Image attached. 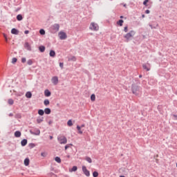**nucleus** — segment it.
Masks as SVG:
<instances>
[{"label": "nucleus", "mask_w": 177, "mask_h": 177, "mask_svg": "<svg viewBox=\"0 0 177 177\" xmlns=\"http://www.w3.org/2000/svg\"><path fill=\"white\" fill-rule=\"evenodd\" d=\"M132 93L133 95H136V96H139V95L142 93V88L134 84L132 86Z\"/></svg>", "instance_id": "nucleus-1"}, {"label": "nucleus", "mask_w": 177, "mask_h": 177, "mask_svg": "<svg viewBox=\"0 0 177 177\" xmlns=\"http://www.w3.org/2000/svg\"><path fill=\"white\" fill-rule=\"evenodd\" d=\"M135 34H136L135 31L131 30L129 33L126 34L124 36V38H125V39L128 42V41L131 40V38H133Z\"/></svg>", "instance_id": "nucleus-2"}, {"label": "nucleus", "mask_w": 177, "mask_h": 177, "mask_svg": "<svg viewBox=\"0 0 177 177\" xmlns=\"http://www.w3.org/2000/svg\"><path fill=\"white\" fill-rule=\"evenodd\" d=\"M89 28L92 31H99V25L95 22H91Z\"/></svg>", "instance_id": "nucleus-3"}, {"label": "nucleus", "mask_w": 177, "mask_h": 177, "mask_svg": "<svg viewBox=\"0 0 177 177\" xmlns=\"http://www.w3.org/2000/svg\"><path fill=\"white\" fill-rule=\"evenodd\" d=\"M58 140L61 145H66L67 143V140L64 136L59 137Z\"/></svg>", "instance_id": "nucleus-4"}, {"label": "nucleus", "mask_w": 177, "mask_h": 177, "mask_svg": "<svg viewBox=\"0 0 177 177\" xmlns=\"http://www.w3.org/2000/svg\"><path fill=\"white\" fill-rule=\"evenodd\" d=\"M82 169L83 171V174L86 175V176H91V172L88 171V169L85 166H82Z\"/></svg>", "instance_id": "nucleus-5"}, {"label": "nucleus", "mask_w": 177, "mask_h": 177, "mask_svg": "<svg viewBox=\"0 0 177 177\" xmlns=\"http://www.w3.org/2000/svg\"><path fill=\"white\" fill-rule=\"evenodd\" d=\"M51 82L53 85H57V84H59V77H57V76L53 77L51 79Z\"/></svg>", "instance_id": "nucleus-6"}, {"label": "nucleus", "mask_w": 177, "mask_h": 177, "mask_svg": "<svg viewBox=\"0 0 177 177\" xmlns=\"http://www.w3.org/2000/svg\"><path fill=\"white\" fill-rule=\"evenodd\" d=\"M59 28H60V26L57 24H55L52 26V30L55 32H57L59 30Z\"/></svg>", "instance_id": "nucleus-7"}, {"label": "nucleus", "mask_w": 177, "mask_h": 177, "mask_svg": "<svg viewBox=\"0 0 177 177\" xmlns=\"http://www.w3.org/2000/svg\"><path fill=\"white\" fill-rule=\"evenodd\" d=\"M58 35L61 39H66V33L63 32H59Z\"/></svg>", "instance_id": "nucleus-8"}, {"label": "nucleus", "mask_w": 177, "mask_h": 177, "mask_svg": "<svg viewBox=\"0 0 177 177\" xmlns=\"http://www.w3.org/2000/svg\"><path fill=\"white\" fill-rule=\"evenodd\" d=\"M142 68L146 71H150V64H148V66L146 64H142Z\"/></svg>", "instance_id": "nucleus-9"}, {"label": "nucleus", "mask_w": 177, "mask_h": 177, "mask_svg": "<svg viewBox=\"0 0 177 177\" xmlns=\"http://www.w3.org/2000/svg\"><path fill=\"white\" fill-rule=\"evenodd\" d=\"M24 165L26 167H28V165H30V159L28 158H26L25 160H24Z\"/></svg>", "instance_id": "nucleus-10"}, {"label": "nucleus", "mask_w": 177, "mask_h": 177, "mask_svg": "<svg viewBox=\"0 0 177 177\" xmlns=\"http://www.w3.org/2000/svg\"><path fill=\"white\" fill-rule=\"evenodd\" d=\"M11 33H12V34H14L15 35H19V30L17 29H16V28H12L11 30Z\"/></svg>", "instance_id": "nucleus-11"}, {"label": "nucleus", "mask_w": 177, "mask_h": 177, "mask_svg": "<svg viewBox=\"0 0 177 177\" xmlns=\"http://www.w3.org/2000/svg\"><path fill=\"white\" fill-rule=\"evenodd\" d=\"M24 47L26 48V49H27V50H31V46H30V44L28 43H25Z\"/></svg>", "instance_id": "nucleus-12"}, {"label": "nucleus", "mask_w": 177, "mask_h": 177, "mask_svg": "<svg viewBox=\"0 0 177 177\" xmlns=\"http://www.w3.org/2000/svg\"><path fill=\"white\" fill-rule=\"evenodd\" d=\"M32 97V94L31 93V92L28 91L26 93V97H28V99H31Z\"/></svg>", "instance_id": "nucleus-13"}, {"label": "nucleus", "mask_w": 177, "mask_h": 177, "mask_svg": "<svg viewBox=\"0 0 177 177\" xmlns=\"http://www.w3.org/2000/svg\"><path fill=\"white\" fill-rule=\"evenodd\" d=\"M15 138H20L21 136V133L19 131H15Z\"/></svg>", "instance_id": "nucleus-14"}, {"label": "nucleus", "mask_w": 177, "mask_h": 177, "mask_svg": "<svg viewBox=\"0 0 177 177\" xmlns=\"http://www.w3.org/2000/svg\"><path fill=\"white\" fill-rule=\"evenodd\" d=\"M78 169V167L77 166H73L72 169H69V172H75Z\"/></svg>", "instance_id": "nucleus-15"}, {"label": "nucleus", "mask_w": 177, "mask_h": 177, "mask_svg": "<svg viewBox=\"0 0 177 177\" xmlns=\"http://www.w3.org/2000/svg\"><path fill=\"white\" fill-rule=\"evenodd\" d=\"M50 57H55V56H56V53L55 52V50H51L50 51Z\"/></svg>", "instance_id": "nucleus-16"}, {"label": "nucleus", "mask_w": 177, "mask_h": 177, "mask_svg": "<svg viewBox=\"0 0 177 177\" xmlns=\"http://www.w3.org/2000/svg\"><path fill=\"white\" fill-rule=\"evenodd\" d=\"M44 95L45 96H46L47 97H49V96H50V91H49V90H46L44 91Z\"/></svg>", "instance_id": "nucleus-17"}, {"label": "nucleus", "mask_w": 177, "mask_h": 177, "mask_svg": "<svg viewBox=\"0 0 177 177\" xmlns=\"http://www.w3.org/2000/svg\"><path fill=\"white\" fill-rule=\"evenodd\" d=\"M77 129L78 131L77 133H80V135H82V133H84L82 130H81V127L77 126Z\"/></svg>", "instance_id": "nucleus-18"}, {"label": "nucleus", "mask_w": 177, "mask_h": 177, "mask_svg": "<svg viewBox=\"0 0 177 177\" xmlns=\"http://www.w3.org/2000/svg\"><path fill=\"white\" fill-rule=\"evenodd\" d=\"M17 20H18V21H21V20H23V16H21V15H18L17 16Z\"/></svg>", "instance_id": "nucleus-19"}, {"label": "nucleus", "mask_w": 177, "mask_h": 177, "mask_svg": "<svg viewBox=\"0 0 177 177\" xmlns=\"http://www.w3.org/2000/svg\"><path fill=\"white\" fill-rule=\"evenodd\" d=\"M124 24V20H122V19H120V20H119L118 22H117V24L118 25V26H120V27H122V24Z\"/></svg>", "instance_id": "nucleus-20"}, {"label": "nucleus", "mask_w": 177, "mask_h": 177, "mask_svg": "<svg viewBox=\"0 0 177 177\" xmlns=\"http://www.w3.org/2000/svg\"><path fill=\"white\" fill-rule=\"evenodd\" d=\"M85 160H86V161H87V162H89V164H91V162H92V158H91L88 157V156H86V157L85 158Z\"/></svg>", "instance_id": "nucleus-21"}, {"label": "nucleus", "mask_w": 177, "mask_h": 177, "mask_svg": "<svg viewBox=\"0 0 177 177\" xmlns=\"http://www.w3.org/2000/svg\"><path fill=\"white\" fill-rule=\"evenodd\" d=\"M44 113H45V114H50V109H49V108H46V109H44Z\"/></svg>", "instance_id": "nucleus-22"}, {"label": "nucleus", "mask_w": 177, "mask_h": 177, "mask_svg": "<svg viewBox=\"0 0 177 177\" xmlns=\"http://www.w3.org/2000/svg\"><path fill=\"white\" fill-rule=\"evenodd\" d=\"M44 114H45V111H44V110L39 109V110L38 111V115H44Z\"/></svg>", "instance_id": "nucleus-23"}, {"label": "nucleus", "mask_w": 177, "mask_h": 177, "mask_svg": "<svg viewBox=\"0 0 177 177\" xmlns=\"http://www.w3.org/2000/svg\"><path fill=\"white\" fill-rule=\"evenodd\" d=\"M42 121H44V118H38L37 119V124H41V122H42Z\"/></svg>", "instance_id": "nucleus-24"}, {"label": "nucleus", "mask_w": 177, "mask_h": 177, "mask_svg": "<svg viewBox=\"0 0 177 177\" xmlns=\"http://www.w3.org/2000/svg\"><path fill=\"white\" fill-rule=\"evenodd\" d=\"M21 146H26V145H27V140H26V139H24V140L21 142Z\"/></svg>", "instance_id": "nucleus-25"}, {"label": "nucleus", "mask_w": 177, "mask_h": 177, "mask_svg": "<svg viewBox=\"0 0 177 177\" xmlns=\"http://www.w3.org/2000/svg\"><path fill=\"white\" fill-rule=\"evenodd\" d=\"M55 160L56 161V162H58L59 164L62 162V159H60V158L58 156L55 157Z\"/></svg>", "instance_id": "nucleus-26"}, {"label": "nucleus", "mask_w": 177, "mask_h": 177, "mask_svg": "<svg viewBox=\"0 0 177 177\" xmlns=\"http://www.w3.org/2000/svg\"><path fill=\"white\" fill-rule=\"evenodd\" d=\"M91 100L92 102H95V100H96V95H95V94H92L91 96Z\"/></svg>", "instance_id": "nucleus-27"}, {"label": "nucleus", "mask_w": 177, "mask_h": 177, "mask_svg": "<svg viewBox=\"0 0 177 177\" xmlns=\"http://www.w3.org/2000/svg\"><path fill=\"white\" fill-rule=\"evenodd\" d=\"M69 62H75V60H77V59L75 58V57L73 56L71 57L68 58Z\"/></svg>", "instance_id": "nucleus-28"}, {"label": "nucleus", "mask_w": 177, "mask_h": 177, "mask_svg": "<svg viewBox=\"0 0 177 177\" xmlns=\"http://www.w3.org/2000/svg\"><path fill=\"white\" fill-rule=\"evenodd\" d=\"M67 125H68V127H73V120H69L68 121V122H67Z\"/></svg>", "instance_id": "nucleus-29"}, {"label": "nucleus", "mask_w": 177, "mask_h": 177, "mask_svg": "<svg viewBox=\"0 0 177 177\" xmlns=\"http://www.w3.org/2000/svg\"><path fill=\"white\" fill-rule=\"evenodd\" d=\"M40 52H45V46H41L39 47Z\"/></svg>", "instance_id": "nucleus-30"}, {"label": "nucleus", "mask_w": 177, "mask_h": 177, "mask_svg": "<svg viewBox=\"0 0 177 177\" xmlns=\"http://www.w3.org/2000/svg\"><path fill=\"white\" fill-rule=\"evenodd\" d=\"M8 104H10V106H12V104H13V103H15V101H13L12 99H9L8 101Z\"/></svg>", "instance_id": "nucleus-31"}, {"label": "nucleus", "mask_w": 177, "mask_h": 177, "mask_svg": "<svg viewBox=\"0 0 177 177\" xmlns=\"http://www.w3.org/2000/svg\"><path fill=\"white\" fill-rule=\"evenodd\" d=\"M39 34H41V35H45V30L41 29L39 30Z\"/></svg>", "instance_id": "nucleus-32"}, {"label": "nucleus", "mask_w": 177, "mask_h": 177, "mask_svg": "<svg viewBox=\"0 0 177 177\" xmlns=\"http://www.w3.org/2000/svg\"><path fill=\"white\" fill-rule=\"evenodd\" d=\"M44 103L45 106H48V104L50 103L49 100H45Z\"/></svg>", "instance_id": "nucleus-33"}, {"label": "nucleus", "mask_w": 177, "mask_h": 177, "mask_svg": "<svg viewBox=\"0 0 177 177\" xmlns=\"http://www.w3.org/2000/svg\"><path fill=\"white\" fill-rule=\"evenodd\" d=\"M93 177H97V176H99V173H97V171H94V172L93 173Z\"/></svg>", "instance_id": "nucleus-34"}, {"label": "nucleus", "mask_w": 177, "mask_h": 177, "mask_svg": "<svg viewBox=\"0 0 177 177\" xmlns=\"http://www.w3.org/2000/svg\"><path fill=\"white\" fill-rule=\"evenodd\" d=\"M32 59H28V61H27V64H28V66H31L32 64Z\"/></svg>", "instance_id": "nucleus-35"}, {"label": "nucleus", "mask_w": 177, "mask_h": 177, "mask_svg": "<svg viewBox=\"0 0 177 177\" xmlns=\"http://www.w3.org/2000/svg\"><path fill=\"white\" fill-rule=\"evenodd\" d=\"M17 62V58L16 57L12 58V64H15V63H16Z\"/></svg>", "instance_id": "nucleus-36"}, {"label": "nucleus", "mask_w": 177, "mask_h": 177, "mask_svg": "<svg viewBox=\"0 0 177 177\" xmlns=\"http://www.w3.org/2000/svg\"><path fill=\"white\" fill-rule=\"evenodd\" d=\"M149 2V0H145L143 2V5H145V6H147V3Z\"/></svg>", "instance_id": "nucleus-37"}, {"label": "nucleus", "mask_w": 177, "mask_h": 177, "mask_svg": "<svg viewBox=\"0 0 177 177\" xmlns=\"http://www.w3.org/2000/svg\"><path fill=\"white\" fill-rule=\"evenodd\" d=\"M26 57L21 58V63H26Z\"/></svg>", "instance_id": "nucleus-38"}, {"label": "nucleus", "mask_w": 177, "mask_h": 177, "mask_svg": "<svg viewBox=\"0 0 177 177\" xmlns=\"http://www.w3.org/2000/svg\"><path fill=\"white\" fill-rule=\"evenodd\" d=\"M3 37H4L5 39H6V42H8V36H6V35L4 33L3 34Z\"/></svg>", "instance_id": "nucleus-39"}, {"label": "nucleus", "mask_w": 177, "mask_h": 177, "mask_svg": "<svg viewBox=\"0 0 177 177\" xmlns=\"http://www.w3.org/2000/svg\"><path fill=\"white\" fill-rule=\"evenodd\" d=\"M50 177H57V176L55 174H53V173H50Z\"/></svg>", "instance_id": "nucleus-40"}, {"label": "nucleus", "mask_w": 177, "mask_h": 177, "mask_svg": "<svg viewBox=\"0 0 177 177\" xmlns=\"http://www.w3.org/2000/svg\"><path fill=\"white\" fill-rule=\"evenodd\" d=\"M124 32H128V26L124 27Z\"/></svg>", "instance_id": "nucleus-41"}, {"label": "nucleus", "mask_w": 177, "mask_h": 177, "mask_svg": "<svg viewBox=\"0 0 177 177\" xmlns=\"http://www.w3.org/2000/svg\"><path fill=\"white\" fill-rule=\"evenodd\" d=\"M41 133V131L39 130H37V133H35V135H39Z\"/></svg>", "instance_id": "nucleus-42"}, {"label": "nucleus", "mask_w": 177, "mask_h": 177, "mask_svg": "<svg viewBox=\"0 0 177 177\" xmlns=\"http://www.w3.org/2000/svg\"><path fill=\"white\" fill-rule=\"evenodd\" d=\"M63 66H64V64L63 63H59V67H61V68H63Z\"/></svg>", "instance_id": "nucleus-43"}, {"label": "nucleus", "mask_w": 177, "mask_h": 177, "mask_svg": "<svg viewBox=\"0 0 177 177\" xmlns=\"http://www.w3.org/2000/svg\"><path fill=\"white\" fill-rule=\"evenodd\" d=\"M145 13H147V15H149V13H150V10H147L145 11Z\"/></svg>", "instance_id": "nucleus-44"}, {"label": "nucleus", "mask_w": 177, "mask_h": 177, "mask_svg": "<svg viewBox=\"0 0 177 177\" xmlns=\"http://www.w3.org/2000/svg\"><path fill=\"white\" fill-rule=\"evenodd\" d=\"M29 32H30V31H28V30H25L24 31V34H29Z\"/></svg>", "instance_id": "nucleus-45"}, {"label": "nucleus", "mask_w": 177, "mask_h": 177, "mask_svg": "<svg viewBox=\"0 0 177 177\" xmlns=\"http://www.w3.org/2000/svg\"><path fill=\"white\" fill-rule=\"evenodd\" d=\"M173 117H174V120H177V115H174Z\"/></svg>", "instance_id": "nucleus-46"}, {"label": "nucleus", "mask_w": 177, "mask_h": 177, "mask_svg": "<svg viewBox=\"0 0 177 177\" xmlns=\"http://www.w3.org/2000/svg\"><path fill=\"white\" fill-rule=\"evenodd\" d=\"M84 127H85V124H82V125L80 126V128H84Z\"/></svg>", "instance_id": "nucleus-47"}, {"label": "nucleus", "mask_w": 177, "mask_h": 177, "mask_svg": "<svg viewBox=\"0 0 177 177\" xmlns=\"http://www.w3.org/2000/svg\"><path fill=\"white\" fill-rule=\"evenodd\" d=\"M44 154H45V153H41V156H42L44 157Z\"/></svg>", "instance_id": "nucleus-48"}, {"label": "nucleus", "mask_w": 177, "mask_h": 177, "mask_svg": "<svg viewBox=\"0 0 177 177\" xmlns=\"http://www.w3.org/2000/svg\"><path fill=\"white\" fill-rule=\"evenodd\" d=\"M48 124H49V125H50V124H52V121H50V122H48Z\"/></svg>", "instance_id": "nucleus-49"}, {"label": "nucleus", "mask_w": 177, "mask_h": 177, "mask_svg": "<svg viewBox=\"0 0 177 177\" xmlns=\"http://www.w3.org/2000/svg\"><path fill=\"white\" fill-rule=\"evenodd\" d=\"M65 150H67V145L65 146Z\"/></svg>", "instance_id": "nucleus-50"}, {"label": "nucleus", "mask_w": 177, "mask_h": 177, "mask_svg": "<svg viewBox=\"0 0 177 177\" xmlns=\"http://www.w3.org/2000/svg\"><path fill=\"white\" fill-rule=\"evenodd\" d=\"M120 19H124V16H120Z\"/></svg>", "instance_id": "nucleus-51"}, {"label": "nucleus", "mask_w": 177, "mask_h": 177, "mask_svg": "<svg viewBox=\"0 0 177 177\" xmlns=\"http://www.w3.org/2000/svg\"><path fill=\"white\" fill-rule=\"evenodd\" d=\"M139 78H142V75H139Z\"/></svg>", "instance_id": "nucleus-52"}, {"label": "nucleus", "mask_w": 177, "mask_h": 177, "mask_svg": "<svg viewBox=\"0 0 177 177\" xmlns=\"http://www.w3.org/2000/svg\"><path fill=\"white\" fill-rule=\"evenodd\" d=\"M50 139H53V137H52V136H50Z\"/></svg>", "instance_id": "nucleus-53"}, {"label": "nucleus", "mask_w": 177, "mask_h": 177, "mask_svg": "<svg viewBox=\"0 0 177 177\" xmlns=\"http://www.w3.org/2000/svg\"><path fill=\"white\" fill-rule=\"evenodd\" d=\"M17 10H20V8H19V9H17Z\"/></svg>", "instance_id": "nucleus-54"}, {"label": "nucleus", "mask_w": 177, "mask_h": 177, "mask_svg": "<svg viewBox=\"0 0 177 177\" xmlns=\"http://www.w3.org/2000/svg\"><path fill=\"white\" fill-rule=\"evenodd\" d=\"M142 17H145V15H142Z\"/></svg>", "instance_id": "nucleus-55"}]
</instances>
